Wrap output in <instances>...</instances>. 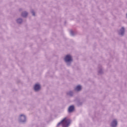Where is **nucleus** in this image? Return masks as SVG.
Returning <instances> with one entry per match:
<instances>
[{"instance_id": "4", "label": "nucleus", "mask_w": 127, "mask_h": 127, "mask_svg": "<svg viewBox=\"0 0 127 127\" xmlns=\"http://www.w3.org/2000/svg\"><path fill=\"white\" fill-rule=\"evenodd\" d=\"M20 120H21V122H25V121L26 120V117H25V116H24L23 115H20Z\"/></svg>"}, {"instance_id": "6", "label": "nucleus", "mask_w": 127, "mask_h": 127, "mask_svg": "<svg viewBox=\"0 0 127 127\" xmlns=\"http://www.w3.org/2000/svg\"><path fill=\"white\" fill-rule=\"evenodd\" d=\"M121 32L119 33L120 35H124V34L125 33V28L122 27L120 30Z\"/></svg>"}, {"instance_id": "11", "label": "nucleus", "mask_w": 127, "mask_h": 127, "mask_svg": "<svg viewBox=\"0 0 127 127\" xmlns=\"http://www.w3.org/2000/svg\"><path fill=\"white\" fill-rule=\"evenodd\" d=\"M32 13L33 15H35V13L34 12V11H32Z\"/></svg>"}, {"instance_id": "5", "label": "nucleus", "mask_w": 127, "mask_h": 127, "mask_svg": "<svg viewBox=\"0 0 127 127\" xmlns=\"http://www.w3.org/2000/svg\"><path fill=\"white\" fill-rule=\"evenodd\" d=\"M118 125V122H117V120H114L111 124V127H116Z\"/></svg>"}, {"instance_id": "9", "label": "nucleus", "mask_w": 127, "mask_h": 127, "mask_svg": "<svg viewBox=\"0 0 127 127\" xmlns=\"http://www.w3.org/2000/svg\"><path fill=\"white\" fill-rule=\"evenodd\" d=\"M28 13L26 12H24L22 13V16L23 17H26L27 16Z\"/></svg>"}, {"instance_id": "8", "label": "nucleus", "mask_w": 127, "mask_h": 127, "mask_svg": "<svg viewBox=\"0 0 127 127\" xmlns=\"http://www.w3.org/2000/svg\"><path fill=\"white\" fill-rule=\"evenodd\" d=\"M74 111V106H71L68 108V112L69 113H71V112H73Z\"/></svg>"}, {"instance_id": "7", "label": "nucleus", "mask_w": 127, "mask_h": 127, "mask_svg": "<svg viewBox=\"0 0 127 127\" xmlns=\"http://www.w3.org/2000/svg\"><path fill=\"white\" fill-rule=\"evenodd\" d=\"M81 89H82V87L80 85H78L76 87L75 90L79 91H81Z\"/></svg>"}, {"instance_id": "1", "label": "nucleus", "mask_w": 127, "mask_h": 127, "mask_svg": "<svg viewBox=\"0 0 127 127\" xmlns=\"http://www.w3.org/2000/svg\"><path fill=\"white\" fill-rule=\"evenodd\" d=\"M60 124H61L63 127H68L70 125V120L64 118Z\"/></svg>"}, {"instance_id": "10", "label": "nucleus", "mask_w": 127, "mask_h": 127, "mask_svg": "<svg viewBox=\"0 0 127 127\" xmlns=\"http://www.w3.org/2000/svg\"><path fill=\"white\" fill-rule=\"evenodd\" d=\"M17 22L18 23H21V22H22V19H18L17 20Z\"/></svg>"}, {"instance_id": "12", "label": "nucleus", "mask_w": 127, "mask_h": 127, "mask_svg": "<svg viewBox=\"0 0 127 127\" xmlns=\"http://www.w3.org/2000/svg\"><path fill=\"white\" fill-rule=\"evenodd\" d=\"M71 34H72V33H73V32H72V31H71Z\"/></svg>"}, {"instance_id": "3", "label": "nucleus", "mask_w": 127, "mask_h": 127, "mask_svg": "<svg viewBox=\"0 0 127 127\" xmlns=\"http://www.w3.org/2000/svg\"><path fill=\"white\" fill-rule=\"evenodd\" d=\"M34 90L35 91H39V90H40V85L39 84H35L34 86Z\"/></svg>"}, {"instance_id": "2", "label": "nucleus", "mask_w": 127, "mask_h": 127, "mask_svg": "<svg viewBox=\"0 0 127 127\" xmlns=\"http://www.w3.org/2000/svg\"><path fill=\"white\" fill-rule=\"evenodd\" d=\"M64 61L65 62H71L72 61V57L69 55H66L64 58Z\"/></svg>"}]
</instances>
